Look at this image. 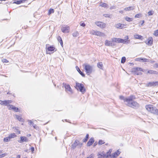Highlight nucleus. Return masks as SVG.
Here are the masks:
<instances>
[{"mask_svg": "<svg viewBox=\"0 0 158 158\" xmlns=\"http://www.w3.org/2000/svg\"><path fill=\"white\" fill-rule=\"evenodd\" d=\"M158 85V81L150 82L147 84V86H156Z\"/></svg>", "mask_w": 158, "mask_h": 158, "instance_id": "13", "label": "nucleus"}, {"mask_svg": "<svg viewBox=\"0 0 158 158\" xmlns=\"http://www.w3.org/2000/svg\"><path fill=\"white\" fill-rule=\"evenodd\" d=\"M119 98L121 100H123L125 102H126V99H128V98H125L123 96H119Z\"/></svg>", "mask_w": 158, "mask_h": 158, "instance_id": "38", "label": "nucleus"}, {"mask_svg": "<svg viewBox=\"0 0 158 158\" xmlns=\"http://www.w3.org/2000/svg\"><path fill=\"white\" fill-rule=\"evenodd\" d=\"M70 27L67 25H64L62 26L61 28V31L64 33H68L69 32Z\"/></svg>", "mask_w": 158, "mask_h": 158, "instance_id": "8", "label": "nucleus"}, {"mask_svg": "<svg viewBox=\"0 0 158 158\" xmlns=\"http://www.w3.org/2000/svg\"><path fill=\"white\" fill-rule=\"evenodd\" d=\"M89 137V135L88 134H87L85 138L83 140V142H86L88 140V139Z\"/></svg>", "mask_w": 158, "mask_h": 158, "instance_id": "30", "label": "nucleus"}, {"mask_svg": "<svg viewBox=\"0 0 158 158\" xmlns=\"http://www.w3.org/2000/svg\"><path fill=\"white\" fill-rule=\"evenodd\" d=\"M135 98L134 96L131 95L128 99L125 100L126 101V105L128 106L133 108L137 109L139 107V104L136 102L133 101L132 99Z\"/></svg>", "mask_w": 158, "mask_h": 158, "instance_id": "1", "label": "nucleus"}, {"mask_svg": "<svg viewBox=\"0 0 158 158\" xmlns=\"http://www.w3.org/2000/svg\"><path fill=\"white\" fill-rule=\"evenodd\" d=\"M140 60H143V61L144 62H146V61H147V59L144 58H140Z\"/></svg>", "mask_w": 158, "mask_h": 158, "instance_id": "51", "label": "nucleus"}, {"mask_svg": "<svg viewBox=\"0 0 158 158\" xmlns=\"http://www.w3.org/2000/svg\"><path fill=\"white\" fill-rule=\"evenodd\" d=\"M79 33L77 31H74L73 34V35L74 37H76L79 35Z\"/></svg>", "mask_w": 158, "mask_h": 158, "instance_id": "33", "label": "nucleus"}, {"mask_svg": "<svg viewBox=\"0 0 158 158\" xmlns=\"http://www.w3.org/2000/svg\"><path fill=\"white\" fill-rule=\"evenodd\" d=\"M61 39H62L61 37L60 36H58V37L57 38V39H58V41H59V42H60Z\"/></svg>", "mask_w": 158, "mask_h": 158, "instance_id": "58", "label": "nucleus"}, {"mask_svg": "<svg viewBox=\"0 0 158 158\" xmlns=\"http://www.w3.org/2000/svg\"><path fill=\"white\" fill-rule=\"evenodd\" d=\"M146 109L151 113L153 114L158 115V110L156 107L150 105H146L145 106Z\"/></svg>", "mask_w": 158, "mask_h": 158, "instance_id": "3", "label": "nucleus"}, {"mask_svg": "<svg viewBox=\"0 0 158 158\" xmlns=\"http://www.w3.org/2000/svg\"><path fill=\"white\" fill-rule=\"evenodd\" d=\"M26 0H20L19 1H17L15 2L14 3H15L17 4H19L23 2V1L24 2Z\"/></svg>", "mask_w": 158, "mask_h": 158, "instance_id": "32", "label": "nucleus"}, {"mask_svg": "<svg viewBox=\"0 0 158 158\" xmlns=\"http://www.w3.org/2000/svg\"><path fill=\"white\" fill-rule=\"evenodd\" d=\"M119 13H123V10H120L119 11Z\"/></svg>", "mask_w": 158, "mask_h": 158, "instance_id": "64", "label": "nucleus"}, {"mask_svg": "<svg viewBox=\"0 0 158 158\" xmlns=\"http://www.w3.org/2000/svg\"><path fill=\"white\" fill-rule=\"evenodd\" d=\"M20 138V139L18 140V142L20 143H22L24 142L28 141V139L25 136H21Z\"/></svg>", "mask_w": 158, "mask_h": 158, "instance_id": "14", "label": "nucleus"}, {"mask_svg": "<svg viewBox=\"0 0 158 158\" xmlns=\"http://www.w3.org/2000/svg\"><path fill=\"white\" fill-rule=\"evenodd\" d=\"M32 126L34 128L37 129L38 127L36 124H34V125H33V126Z\"/></svg>", "mask_w": 158, "mask_h": 158, "instance_id": "56", "label": "nucleus"}, {"mask_svg": "<svg viewBox=\"0 0 158 158\" xmlns=\"http://www.w3.org/2000/svg\"><path fill=\"white\" fill-rule=\"evenodd\" d=\"M112 149H110L109 150L108 152H106V158H108L109 157H110L112 158V155H111V152H112Z\"/></svg>", "mask_w": 158, "mask_h": 158, "instance_id": "19", "label": "nucleus"}, {"mask_svg": "<svg viewBox=\"0 0 158 158\" xmlns=\"http://www.w3.org/2000/svg\"><path fill=\"white\" fill-rule=\"evenodd\" d=\"M54 12V10L52 9H50L48 11V14L49 15H50L52 13H53Z\"/></svg>", "mask_w": 158, "mask_h": 158, "instance_id": "43", "label": "nucleus"}, {"mask_svg": "<svg viewBox=\"0 0 158 158\" xmlns=\"http://www.w3.org/2000/svg\"><path fill=\"white\" fill-rule=\"evenodd\" d=\"M147 73H148L149 74H157L158 73V72L157 71H155L153 70H149L148 71Z\"/></svg>", "mask_w": 158, "mask_h": 158, "instance_id": "25", "label": "nucleus"}, {"mask_svg": "<svg viewBox=\"0 0 158 158\" xmlns=\"http://www.w3.org/2000/svg\"><path fill=\"white\" fill-rule=\"evenodd\" d=\"M7 154L6 153H3L2 154L0 155V158H2L4 157L5 156H6Z\"/></svg>", "mask_w": 158, "mask_h": 158, "instance_id": "48", "label": "nucleus"}, {"mask_svg": "<svg viewBox=\"0 0 158 158\" xmlns=\"http://www.w3.org/2000/svg\"><path fill=\"white\" fill-rule=\"evenodd\" d=\"M154 12L153 11L151 10L148 12V14L149 15H151L154 14Z\"/></svg>", "mask_w": 158, "mask_h": 158, "instance_id": "46", "label": "nucleus"}, {"mask_svg": "<svg viewBox=\"0 0 158 158\" xmlns=\"http://www.w3.org/2000/svg\"><path fill=\"white\" fill-rule=\"evenodd\" d=\"M126 59L125 57H122L121 60V63H124L126 61Z\"/></svg>", "mask_w": 158, "mask_h": 158, "instance_id": "37", "label": "nucleus"}, {"mask_svg": "<svg viewBox=\"0 0 158 158\" xmlns=\"http://www.w3.org/2000/svg\"><path fill=\"white\" fill-rule=\"evenodd\" d=\"M128 37L126 36L124 37V39L116 38H113V41L114 42L118 43H122L124 44H128L130 42V40H128Z\"/></svg>", "mask_w": 158, "mask_h": 158, "instance_id": "2", "label": "nucleus"}, {"mask_svg": "<svg viewBox=\"0 0 158 158\" xmlns=\"http://www.w3.org/2000/svg\"><path fill=\"white\" fill-rule=\"evenodd\" d=\"M94 155L93 154H92L90 155L88 157L86 158H93L94 157Z\"/></svg>", "mask_w": 158, "mask_h": 158, "instance_id": "49", "label": "nucleus"}, {"mask_svg": "<svg viewBox=\"0 0 158 158\" xmlns=\"http://www.w3.org/2000/svg\"><path fill=\"white\" fill-rule=\"evenodd\" d=\"M126 25L124 24H122L118 23L115 24V27L117 28L122 29L123 28L125 27Z\"/></svg>", "mask_w": 158, "mask_h": 158, "instance_id": "15", "label": "nucleus"}, {"mask_svg": "<svg viewBox=\"0 0 158 158\" xmlns=\"http://www.w3.org/2000/svg\"><path fill=\"white\" fill-rule=\"evenodd\" d=\"M94 141V138H91L87 143V145L88 146H90L91 145Z\"/></svg>", "mask_w": 158, "mask_h": 158, "instance_id": "18", "label": "nucleus"}, {"mask_svg": "<svg viewBox=\"0 0 158 158\" xmlns=\"http://www.w3.org/2000/svg\"><path fill=\"white\" fill-rule=\"evenodd\" d=\"M134 70L135 71V73L137 75H141L142 73L141 72V71H143L142 69L141 68L136 67L134 69Z\"/></svg>", "mask_w": 158, "mask_h": 158, "instance_id": "10", "label": "nucleus"}, {"mask_svg": "<svg viewBox=\"0 0 158 158\" xmlns=\"http://www.w3.org/2000/svg\"><path fill=\"white\" fill-rule=\"evenodd\" d=\"M12 101L10 100L2 101L0 100V104L2 105L7 106L8 104L11 103Z\"/></svg>", "mask_w": 158, "mask_h": 158, "instance_id": "12", "label": "nucleus"}, {"mask_svg": "<svg viewBox=\"0 0 158 158\" xmlns=\"http://www.w3.org/2000/svg\"><path fill=\"white\" fill-rule=\"evenodd\" d=\"M83 68L85 70L86 73L88 75H89L93 71V66L87 64H83Z\"/></svg>", "mask_w": 158, "mask_h": 158, "instance_id": "4", "label": "nucleus"}, {"mask_svg": "<svg viewBox=\"0 0 158 158\" xmlns=\"http://www.w3.org/2000/svg\"><path fill=\"white\" fill-rule=\"evenodd\" d=\"M156 68H158V63L155 64H154Z\"/></svg>", "mask_w": 158, "mask_h": 158, "instance_id": "59", "label": "nucleus"}, {"mask_svg": "<svg viewBox=\"0 0 158 158\" xmlns=\"http://www.w3.org/2000/svg\"><path fill=\"white\" fill-rule=\"evenodd\" d=\"M134 37L136 39H141L142 38V36L138 35V34H135L134 35Z\"/></svg>", "mask_w": 158, "mask_h": 158, "instance_id": "24", "label": "nucleus"}, {"mask_svg": "<svg viewBox=\"0 0 158 158\" xmlns=\"http://www.w3.org/2000/svg\"><path fill=\"white\" fill-rule=\"evenodd\" d=\"M118 156L116 153L114 152L112 155V158H116V157Z\"/></svg>", "mask_w": 158, "mask_h": 158, "instance_id": "39", "label": "nucleus"}, {"mask_svg": "<svg viewBox=\"0 0 158 158\" xmlns=\"http://www.w3.org/2000/svg\"><path fill=\"white\" fill-rule=\"evenodd\" d=\"M64 86L65 87V91L70 94H72L73 92L72 89L69 85L63 84Z\"/></svg>", "mask_w": 158, "mask_h": 158, "instance_id": "7", "label": "nucleus"}, {"mask_svg": "<svg viewBox=\"0 0 158 158\" xmlns=\"http://www.w3.org/2000/svg\"><path fill=\"white\" fill-rule=\"evenodd\" d=\"M2 61L3 63H6L9 62L6 59H2Z\"/></svg>", "mask_w": 158, "mask_h": 158, "instance_id": "47", "label": "nucleus"}, {"mask_svg": "<svg viewBox=\"0 0 158 158\" xmlns=\"http://www.w3.org/2000/svg\"><path fill=\"white\" fill-rule=\"evenodd\" d=\"M76 69L77 71L79 72V73L83 77H85V74L81 72L80 70V69L77 67H76Z\"/></svg>", "mask_w": 158, "mask_h": 158, "instance_id": "22", "label": "nucleus"}, {"mask_svg": "<svg viewBox=\"0 0 158 158\" xmlns=\"http://www.w3.org/2000/svg\"><path fill=\"white\" fill-rule=\"evenodd\" d=\"M100 5L102 7H106L107 6V4L105 3H101Z\"/></svg>", "mask_w": 158, "mask_h": 158, "instance_id": "41", "label": "nucleus"}, {"mask_svg": "<svg viewBox=\"0 0 158 158\" xmlns=\"http://www.w3.org/2000/svg\"><path fill=\"white\" fill-rule=\"evenodd\" d=\"M105 17L109 18H111L112 17V15L111 14H105L103 15Z\"/></svg>", "mask_w": 158, "mask_h": 158, "instance_id": "34", "label": "nucleus"}, {"mask_svg": "<svg viewBox=\"0 0 158 158\" xmlns=\"http://www.w3.org/2000/svg\"><path fill=\"white\" fill-rule=\"evenodd\" d=\"M96 31L94 30H91L90 32V34L92 35H95Z\"/></svg>", "mask_w": 158, "mask_h": 158, "instance_id": "44", "label": "nucleus"}, {"mask_svg": "<svg viewBox=\"0 0 158 158\" xmlns=\"http://www.w3.org/2000/svg\"><path fill=\"white\" fill-rule=\"evenodd\" d=\"M95 24L101 28H104L106 27V24L102 22H95Z\"/></svg>", "mask_w": 158, "mask_h": 158, "instance_id": "11", "label": "nucleus"}, {"mask_svg": "<svg viewBox=\"0 0 158 158\" xmlns=\"http://www.w3.org/2000/svg\"><path fill=\"white\" fill-rule=\"evenodd\" d=\"M55 48L54 47L52 46H50L48 47L47 49L48 51H54Z\"/></svg>", "mask_w": 158, "mask_h": 158, "instance_id": "26", "label": "nucleus"}, {"mask_svg": "<svg viewBox=\"0 0 158 158\" xmlns=\"http://www.w3.org/2000/svg\"><path fill=\"white\" fill-rule=\"evenodd\" d=\"M13 129L15 130V131L16 132H17L19 134H20V131L18 129V127H14L13 128Z\"/></svg>", "mask_w": 158, "mask_h": 158, "instance_id": "36", "label": "nucleus"}, {"mask_svg": "<svg viewBox=\"0 0 158 158\" xmlns=\"http://www.w3.org/2000/svg\"><path fill=\"white\" fill-rule=\"evenodd\" d=\"M60 44L61 45L62 47L63 46V42L62 39H61L60 42H59Z\"/></svg>", "mask_w": 158, "mask_h": 158, "instance_id": "55", "label": "nucleus"}, {"mask_svg": "<svg viewBox=\"0 0 158 158\" xmlns=\"http://www.w3.org/2000/svg\"><path fill=\"white\" fill-rule=\"evenodd\" d=\"M95 35L101 36H103L105 35L104 33L98 31H96Z\"/></svg>", "mask_w": 158, "mask_h": 158, "instance_id": "21", "label": "nucleus"}, {"mask_svg": "<svg viewBox=\"0 0 158 158\" xmlns=\"http://www.w3.org/2000/svg\"><path fill=\"white\" fill-rule=\"evenodd\" d=\"M97 145V143L96 142H95L94 144V146H96Z\"/></svg>", "mask_w": 158, "mask_h": 158, "instance_id": "63", "label": "nucleus"}, {"mask_svg": "<svg viewBox=\"0 0 158 158\" xmlns=\"http://www.w3.org/2000/svg\"><path fill=\"white\" fill-rule=\"evenodd\" d=\"M141 15V14H137L135 15V17L137 18H139Z\"/></svg>", "mask_w": 158, "mask_h": 158, "instance_id": "50", "label": "nucleus"}, {"mask_svg": "<svg viewBox=\"0 0 158 158\" xmlns=\"http://www.w3.org/2000/svg\"><path fill=\"white\" fill-rule=\"evenodd\" d=\"M28 122L30 126L32 125L33 126L34 124V123L31 120H28Z\"/></svg>", "mask_w": 158, "mask_h": 158, "instance_id": "40", "label": "nucleus"}, {"mask_svg": "<svg viewBox=\"0 0 158 158\" xmlns=\"http://www.w3.org/2000/svg\"><path fill=\"white\" fill-rule=\"evenodd\" d=\"M75 87L76 89L78 90H79L82 94L84 93L86 91V90L85 88L84 85L82 84L76 82Z\"/></svg>", "mask_w": 158, "mask_h": 158, "instance_id": "5", "label": "nucleus"}, {"mask_svg": "<svg viewBox=\"0 0 158 158\" xmlns=\"http://www.w3.org/2000/svg\"><path fill=\"white\" fill-rule=\"evenodd\" d=\"M148 42H145L146 44L148 45H152L153 44V39L152 37H149L148 39Z\"/></svg>", "mask_w": 158, "mask_h": 158, "instance_id": "17", "label": "nucleus"}, {"mask_svg": "<svg viewBox=\"0 0 158 158\" xmlns=\"http://www.w3.org/2000/svg\"><path fill=\"white\" fill-rule=\"evenodd\" d=\"M15 117L19 121L23 122L24 121V120L22 118L21 116L16 115Z\"/></svg>", "mask_w": 158, "mask_h": 158, "instance_id": "23", "label": "nucleus"}, {"mask_svg": "<svg viewBox=\"0 0 158 158\" xmlns=\"http://www.w3.org/2000/svg\"><path fill=\"white\" fill-rule=\"evenodd\" d=\"M144 23V20H143V21H142V23H141V26H142V25H143V24Z\"/></svg>", "mask_w": 158, "mask_h": 158, "instance_id": "60", "label": "nucleus"}, {"mask_svg": "<svg viewBox=\"0 0 158 158\" xmlns=\"http://www.w3.org/2000/svg\"><path fill=\"white\" fill-rule=\"evenodd\" d=\"M8 136L10 138V139L11 138L15 137L16 136V135L15 133H13L11 134L10 135H9Z\"/></svg>", "mask_w": 158, "mask_h": 158, "instance_id": "28", "label": "nucleus"}, {"mask_svg": "<svg viewBox=\"0 0 158 158\" xmlns=\"http://www.w3.org/2000/svg\"><path fill=\"white\" fill-rule=\"evenodd\" d=\"M125 19L128 22H131L133 20L132 18H130L128 17H125Z\"/></svg>", "mask_w": 158, "mask_h": 158, "instance_id": "31", "label": "nucleus"}, {"mask_svg": "<svg viewBox=\"0 0 158 158\" xmlns=\"http://www.w3.org/2000/svg\"><path fill=\"white\" fill-rule=\"evenodd\" d=\"M21 157V156L20 155H18L17 156V158H20Z\"/></svg>", "mask_w": 158, "mask_h": 158, "instance_id": "61", "label": "nucleus"}, {"mask_svg": "<svg viewBox=\"0 0 158 158\" xmlns=\"http://www.w3.org/2000/svg\"><path fill=\"white\" fill-rule=\"evenodd\" d=\"M114 42V41H113V38L112 39L111 41L106 40L105 41V45L107 46H113L115 45Z\"/></svg>", "mask_w": 158, "mask_h": 158, "instance_id": "9", "label": "nucleus"}, {"mask_svg": "<svg viewBox=\"0 0 158 158\" xmlns=\"http://www.w3.org/2000/svg\"><path fill=\"white\" fill-rule=\"evenodd\" d=\"M115 153H116V154H117V155H118L120 154V152H119V150H118L116 152H115Z\"/></svg>", "mask_w": 158, "mask_h": 158, "instance_id": "57", "label": "nucleus"}, {"mask_svg": "<svg viewBox=\"0 0 158 158\" xmlns=\"http://www.w3.org/2000/svg\"><path fill=\"white\" fill-rule=\"evenodd\" d=\"M7 106L8 108H9V109L13 110H14V111L16 112H18L19 111L18 108L12 105H8Z\"/></svg>", "mask_w": 158, "mask_h": 158, "instance_id": "16", "label": "nucleus"}, {"mask_svg": "<svg viewBox=\"0 0 158 158\" xmlns=\"http://www.w3.org/2000/svg\"><path fill=\"white\" fill-rule=\"evenodd\" d=\"M116 9V6H111L110 7V10H112L113 9Z\"/></svg>", "mask_w": 158, "mask_h": 158, "instance_id": "52", "label": "nucleus"}, {"mask_svg": "<svg viewBox=\"0 0 158 158\" xmlns=\"http://www.w3.org/2000/svg\"><path fill=\"white\" fill-rule=\"evenodd\" d=\"M80 25L83 27H85V24L84 23H81Z\"/></svg>", "mask_w": 158, "mask_h": 158, "instance_id": "53", "label": "nucleus"}, {"mask_svg": "<svg viewBox=\"0 0 158 158\" xmlns=\"http://www.w3.org/2000/svg\"><path fill=\"white\" fill-rule=\"evenodd\" d=\"M31 150L32 153L34 151V148L33 147H32L31 148Z\"/></svg>", "mask_w": 158, "mask_h": 158, "instance_id": "54", "label": "nucleus"}, {"mask_svg": "<svg viewBox=\"0 0 158 158\" xmlns=\"http://www.w3.org/2000/svg\"><path fill=\"white\" fill-rule=\"evenodd\" d=\"M153 34L156 36H158V29L154 31Z\"/></svg>", "mask_w": 158, "mask_h": 158, "instance_id": "42", "label": "nucleus"}, {"mask_svg": "<svg viewBox=\"0 0 158 158\" xmlns=\"http://www.w3.org/2000/svg\"><path fill=\"white\" fill-rule=\"evenodd\" d=\"M98 158H104V157H103L101 156H98Z\"/></svg>", "mask_w": 158, "mask_h": 158, "instance_id": "62", "label": "nucleus"}, {"mask_svg": "<svg viewBox=\"0 0 158 158\" xmlns=\"http://www.w3.org/2000/svg\"><path fill=\"white\" fill-rule=\"evenodd\" d=\"M4 141L5 142H7L10 141V138L9 137V136L4 138Z\"/></svg>", "mask_w": 158, "mask_h": 158, "instance_id": "35", "label": "nucleus"}, {"mask_svg": "<svg viewBox=\"0 0 158 158\" xmlns=\"http://www.w3.org/2000/svg\"><path fill=\"white\" fill-rule=\"evenodd\" d=\"M97 155L98 156H101L104 158H106V154L104 151L102 152H98Z\"/></svg>", "mask_w": 158, "mask_h": 158, "instance_id": "20", "label": "nucleus"}, {"mask_svg": "<svg viewBox=\"0 0 158 158\" xmlns=\"http://www.w3.org/2000/svg\"><path fill=\"white\" fill-rule=\"evenodd\" d=\"M97 66L98 68L100 69H102L103 66L102 62H99L97 64Z\"/></svg>", "mask_w": 158, "mask_h": 158, "instance_id": "29", "label": "nucleus"}, {"mask_svg": "<svg viewBox=\"0 0 158 158\" xmlns=\"http://www.w3.org/2000/svg\"><path fill=\"white\" fill-rule=\"evenodd\" d=\"M82 145V143H81L80 142L77 140H76L75 142L71 145V148L73 149H74L77 146L78 148H80Z\"/></svg>", "mask_w": 158, "mask_h": 158, "instance_id": "6", "label": "nucleus"}, {"mask_svg": "<svg viewBox=\"0 0 158 158\" xmlns=\"http://www.w3.org/2000/svg\"><path fill=\"white\" fill-rule=\"evenodd\" d=\"M134 9V8L132 6H129L124 8V10L126 11L133 10Z\"/></svg>", "mask_w": 158, "mask_h": 158, "instance_id": "27", "label": "nucleus"}, {"mask_svg": "<svg viewBox=\"0 0 158 158\" xmlns=\"http://www.w3.org/2000/svg\"><path fill=\"white\" fill-rule=\"evenodd\" d=\"M104 143L105 142H104V141L103 140H100L99 141L98 144L99 145H101L102 144H104Z\"/></svg>", "mask_w": 158, "mask_h": 158, "instance_id": "45", "label": "nucleus"}]
</instances>
